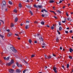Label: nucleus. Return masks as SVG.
<instances>
[{
    "instance_id": "nucleus-1",
    "label": "nucleus",
    "mask_w": 73,
    "mask_h": 73,
    "mask_svg": "<svg viewBox=\"0 0 73 73\" xmlns=\"http://www.w3.org/2000/svg\"><path fill=\"white\" fill-rule=\"evenodd\" d=\"M6 4V2L5 1H3L2 2V3L1 4V5L2 7L1 8V9L2 10H3V7L4 6H5Z\"/></svg>"
},
{
    "instance_id": "nucleus-2",
    "label": "nucleus",
    "mask_w": 73,
    "mask_h": 73,
    "mask_svg": "<svg viewBox=\"0 0 73 73\" xmlns=\"http://www.w3.org/2000/svg\"><path fill=\"white\" fill-rule=\"evenodd\" d=\"M10 49L12 50L13 51L14 53H16V52H17V50H16L15 48L11 47L10 48Z\"/></svg>"
},
{
    "instance_id": "nucleus-3",
    "label": "nucleus",
    "mask_w": 73,
    "mask_h": 73,
    "mask_svg": "<svg viewBox=\"0 0 73 73\" xmlns=\"http://www.w3.org/2000/svg\"><path fill=\"white\" fill-rule=\"evenodd\" d=\"M56 69H57V68L56 67H54L53 68V70H54V72L56 73H57V71L56 70Z\"/></svg>"
},
{
    "instance_id": "nucleus-4",
    "label": "nucleus",
    "mask_w": 73,
    "mask_h": 73,
    "mask_svg": "<svg viewBox=\"0 0 73 73\" xmlns=\"http://www.w3.org/2000/svg\"><path fill=\"white\" fill-rule=\"evenodd\" d=\"M3 58L5 60H9V57H7V58L6 57H4Z\"/></svg>"
},
{
    "instance_id": "nucleus-5",
    "label": "nucleus",
    "mask_w": 73,
    "mask_h": 73,
    "mask_svg": "<svg viewBox=\"0 0 73 73\" xmlns=\"http://www.w3.org/2000/svg\"><path fill=\"white\" fill-rule=\"evenodd\" d=\"M16 71L17 73H20L21 72V70L19 69H17Z\"/></svg>"
},
{
    "instance_id": "nucleus-6",
    "label": "nucleus",
    "mask_w": 73,
    "mask_h": 73,
    "mask_svg": "<svg viewBox=\"0 0 73 73\" xmlns=\"http://www.w3.org/2000/svg\"><path fill=\"white\" fill-rule=\"evenodd\" d=\"M26 7L27 8H28L29 9H31V8H32V7L30 5H29L28 6L27 5H26Z\"/></svg>"
},
{
    "instance_id": "nucleus-7",
    "label": "nucleus",
    "mask_w": 73,
    "mask_h": 73,
    "mask_svg": "<svg viewBox=\"0 0 73 73\" xmlns=\"http://www.w3.org/2000/svg\"><path fill=\"white\" fill-rule=\"evenodd\" d=\"M9 72L10 73H11V72H14V70L13 69H10L9 70Z\"/></svg>"
},
{
    "instance_id": "nucleus-8",
    "label": "nucleus",
    "mask_w": 73,
    "mask_h": 73,
    "mask_svg": "<svg viewBox=\"0 0 73 73\" xmlns=\"http://www.w3.org/2000/svg\"><path fill=\"white\" fill-rule=\"evenodd\" d=\"M44 11L45 12H48L47 10H45V9H43L41 10V12H44Z\"/></svg>"
},
{
    "instance_id": "nucleus-9",
    "label": "nucleus",
    "mask_w": 73,
    "mask_h": 73,
    "mask_svg": "<svg viewBox=\"0 0 73 73\" xmlns=\"http://www.w3.org/2000/svg\"><path fill=\"white\" fill-rule=\"evenodd\" d=\"M18 21V18H17V17H16L15 19V23H16V22H17Z\"/></svg>"
},
{
    "instance_id": "nucleus-10",
    "label": "nucleus",
    "mask_w": 73,
    "mask_h": 73,
    "mask_svg": "<svg viewBox=\"0 0 73 73\" xmlns=\"http://www.w3.org/2000/svg\"><path fill=\"white\" fill-rule=\"evenodd\" d=\"M29 25H26L25 26V29H28V28H29Z\"/></svg>"
},
{
    "instance_id": "nucleus-11",
    "label": "nucleus",
    "mask_w": 73,
    "mask_h": 73,
    "mask_svg": "<svg viewBox=\"0 0 73 73\" xmlns=\"http://www.w3.org/2000/svg\"><path fill=\"white\" fill-rule=\"evenodd\" d=\"M11 35H12V33H9V34H7V36L8 37L11 36Z\"/></svg>"
},
{
    "instance_id": "nucleus-12",
    "label": "nucleus",
    "mask_w": 73,
    "mask_h": 73,
    "mask_svg": "<svg viewBox=\"0 0 73 73\" xmlns=\"http://www.w3.org/2000/svg\"><path fill=\"white\" fill-rule=\"evenodd\" d=\"M42 7V5H38V8H41Z\"/></svg>"
},
{
    "instance_id": "nucleus-13",
    "label": "nucleus",
    "mask_w": 73,
    "mask_h": 73,
    "mask_svg": "<svg viewBox=\"0 0 73 73\" xmlns=\"http://www.w3.org/2000/svg\"><path fill=\"white\" fill-rule=\"evenodd\" d=\"M16 64H17V66H18V67H20L21 64H19V63H18V62H16Z\"/></svg>"
},
{
    "instance_id": "nucleus-14",
    "label": "nucleus",
    "mask_w": 73,
    "mask_h": 73,
    "mask_svg": "<svg viewBox=\"0 0 73 73\" xmlns=\"http://www.w3.org/2000/svg\"><path fill=\"white\" fill-rule=\"evenodd\" d=\"M70 53H72V52H73V49L72 48H70Z\"/></svg>"
},
{
    "instance_id": "nucleus-15",
    "label": "nucleus",
    "mask_w": 73,
    "mask_h": 73,
    "mask_svg": "<svg viewBox=\"0 0 73 73\" xmlns=\"http://www.w3.org/2000/svg\"><path fill=\"white\" fill-rule=\"evenodd\" d=\"M12 64L11 62L9 63H7L6 64V65H8V66H10Z\"/></svg>"
},
{
    "instance_id": "nucleus-16",
    "label": "nucleus",
    "mask_w": 73,
    "mask_h": 73,
    "mask_svg": "<svg viewBox=\"0 0 73 73\" xmlns=\"http://www.w3.org/2000/svg\"><path fill=\"white\" fill-rule=\"evenodd\" d=\"M0 64L1 65H4V64H5V63L1 61H0Z\"/></svg>"
},
{
    "instance_id": "nucleus-17",
    "label": "nucleus",
    "mask_w": 73,
    "mask_h": 73,
    "mask_svg": "<svg viewBox=\"0 0 73 73\" xmlns=\"http://www.w3.org/2000/svg\"><path fill=\"white\" fill-rule=\"evenodd\" d=\"M23 61L26 64V65H28V62L25 61V60H23Z\"/></svg>"
},
{
    "instance_id": "nucleus-18",
    "label": "nucleus",
    "mask_w": 73,
    "mask_h": 73,
    "mask_svg": "<svg viewBox=\"0 0 73 73\" xmlns=\"http://www.w3.org/2000/svg\"><path fill=\"white\" fill-rule=\"evenodd\" d=\"M50 3H54V1L52 0L50 1H49Z\"/></svg>"
},
{
    "instance_id": "nucleus-19",
    "label": "nucleus",
    "mask_w": 73,
    "mask_h": 73,
    "mask_svg": "<svg viewBox=\"0 0 73 73\" xmlns=\"http://www.w3.org/2000/svg\"><path fill=\"white\" fill-rule=\"evenodd\" d=\"M19 7L20 8H22V5H21V4L20 3L19 4Z\"/></svg>"
},
{
    "instance_id": "nucleus-20",
    "label": "nucleus",
    "mask_w": 73,
    "mask_h": 73,
    "mask_svg": "<svg viewBox=\"0 0 73 73\" xmlns=\"http://www.w3.org/2000/svg\"><path fill=\"white\" fill-rule=\"evenodd\" d=\"M24 33V31H22L21 32L19 33V34H21V33Z\"/></svg>"
},
{
    "instance_id": "nucleus-21",
    "label": "nucleus",
    "mask_w": 73,
    "mask_h": 73,
    "mask_svg": "<svg viewBox=\"0 0 73 73\" xmlns=\"http://www.w3.org/2000/svg\"><path fill=\"white\" fill-rule=\"evenodd\" d=\"M24 1L27 3H29V0H24Z\"/></svg>"
},
{
    "instance_id": "nucleus-22",
    "label": "nucleus",
    "mask_w": 73,
    "mask_h": 73,
    "mask_svg": "<svg viewBox=\"0 0 73 73\" xmlns=\"http://www.w3.org/2000/svg\"><path fill=\"white\" fill-rule=\"evenodd\" d=\"M10 63L11 64H13V63H14V62H13V60H11V62Z\"/></svg>"
},
{
    "instance_id": "nucleus-23",
    "label": "nucleus",
    "mask_w": 73,
    "mask_h": 73,
    "mask_svg": "<svg viewBox=\"0 0 73 73\" xmlns=\"http://www.w3.org/2000/svg\"><path fill=\"white\" fill-rule=\"evenodd\" d=\"M14 25L13 23H11V27H14Z\"/></svg>"
},
{
    "instance_id": "nucleus-24",
    "label": "nucleus",
    "mask_w": 73,
    "mask_h": 73,
    "mask_svg": "<svg viewBox=\"0 0 73 73\" xmlns=\"http://www.w3.org/2000/svg\"><path fill=\"white\" fill-rule=\"evenodd\" d=\"M34 6L35 8H38V6H37L36 5H34Z\"/></svg>"
},
{
    "instance_id": "nucleus-25",
    "label": "nucleus",
    "mask_w": 73,
    "mask_h": 73,
    "mask_svg": "<svg viewBox=\"0 0 73 73\" xmlns=\"http://www.w3.org/2000/svg\"><path fill=\"white\" fill-rule=\"evenodd\" d=\"M9 4H12V2L11 1H9Z\"/></svg>"
},
{
    "instance_id": "nucleus-26",
    "label": "nucleus",
    "mask_w": 73,
    "mask_h": 73,
    "mask_svg": "<svg viewBox=\"0 0 73 73\" xmlns=\"http://www.w3.org/2000/svg\"><path fill=\"white\" fill-rule=\"evenodd\" d=\"M29 12L31 14V15H33V13H32V11H29Z\"/></svg>"
},
{
    "instance_id": "nucleus-27",
    "label": "nucleus",
    "mask_w": 73,
    "mask_h": 73,
    "mask_svg": "<svg viewBox=\"0 0 73 73\" xmlns=\"http://www.w3.org/2000/svg\"><path fill=\"white\" fill-rule=\"evenodd\" d=\"M50 12H52L53 13H54V14L55 15H56V13L54 11H50Z\"/></svg>"
},
{
    "instance_id": "nucleus-28",
    "label": "nucleus",
    "mask_w": 73,
    "mask_h": 73,
    "mask_svg": "<svg viewBox=\"0 0 73 73\" xmlns=\"http://www.w3.org/2000/svg\"><path fill=\"white\" fill-rule=\"evenodd\" d=\"M59 31H61V30H62V28L61 27H59Z\"/></svg>"
},
{
    "instance_id": "nucleus-29",
    "label": "nucleus",
    "mask_w": 73,
    "mask_h": 73,
    "mask_svg": "<svg viewBox=\"0 0 73 73\" xmlns=\"http://www.w3.org/2000/svg\"><path fill=\"white\" fill-rule=\"evenodd\" d=\"M40 23L42 25H44V22L43 21L41 22Z\"/></svg>"
},
{
    "instance_id": "nucleus-30",
    "label": "nucleus",
    "mask_w": 73,
    "mask_h": 73,
    "mask_svg": "<svg viewBox=\"0 0 73 73\" xmlns=\"http://www.w3.org/2000/svg\"><path fill=\"white\" fill-rule=\"evenodd\" d=\"M56 41L57 42H59V39H58V38H56Z\"/></svg>"
},
{
    "instance_id": "nucleus-31",
    "label": "nucleus",
    "mask_w": 73,
    "mask_h": 73,
    "mask_svg": "<svg viewBox=\"0 0 73 73\" xmlns=\"http://www.w3.org/2000/svg\"><path fill=\"white\" fill-rule=\"evenodd\" d=\"M29 43H30V44H31V42H32V40L31 39H29Z\"/></svg>"
},
{
    "instance_id": "nucleus-32",
    "label": "nucleus",
    "mask_w": 73,
    "mask_h": 73,
    "mask_svg": "<svg viewBox=\"0 0 73 73\" xmlns=\"http://www.w3.org/2000/svg\"><path fill=\"white\" fill-rule=\"evenodd\" d=\"M57 12H58V13H61V11L59 10H57Z\"/></svg>"
},
{
    "instance_id": "nucleus-33",
    "label": "nucleus",
    "mask_w": 73,
    "mask_h": 73,
    "mask_svg": "<svg viewBox=\"0 0 73 73\" xmlns=\"http://www.w3.org/2000/svg\"><path fill=\"white\" fill-rule=\"evenodd\" d=\"M69 64H67V68H69Z\"/></svg>"
},
{
    "instance_id": "nucleus-34",
    "label": "nucleus",
    "mask_w": 73,
    "mask_h": 73,
    "mask_svg": "<svg viewBox=\"0 0 73 73\" xmlns=\"http://www.w3.org/2000/svg\"><path fill=\"white\" fill-rule=\"evenodd\" d=\"M69 58L70 59H72L73 57L71 56H69Z\"/></svg>"
},
{
    "instance_id": "nucleus-35",
    "label": "nucleus",
    "mask_w": 73,
    "mask_h": 73,
    "mask_svg": "<svg viewBox=\"0 0 73 73\" xmlns=\"http://www.w3.org/2000/svg\"><path fill=\"white\" fill-rule=\"evenodd\" d=\"M0 37H1V38H3L4 37V36L0 34Z\"/></svg>"
},
{
    "instance_id": "nucleus-36",
    "label": "nucleus",
    "mask_w": 73,
    "mask_h": 73,
    "mask_svg": "<svg viewBox=\"0 0 73 73\" xmlns=\"http://www.w3.org/2000/svg\"><path fill=\"white\" fill-rule=\"evenodd\" d=\"M5 11H8V9L7 8H5Z\"/></svg>"
},
{
    "instance_id": "nucleus-37",
    "label": "nucleus",
    "mask_w": 73,
    "mask_h": 73,
    "mask_svg": "<svg viewBox=\"0 0 73 73\" xmlns=\"http://www.w3.org/2000/svg\"><path fill=\"white\" fill-rule=\"evenodd\" d=\"M51 58V57H50V56H48L47 57V59H49Z\"/></svg>"
},
{
    "instance_id": "nucleus-38",
    "label": "nucleus",
    "mask_w": 73,
    "mask_h": 73,
    "mask_svg": "<svg viewBox=\"0 0 73 73\" xmlns=\"http://www.w3.org/2000/svg\"><path fill=\"white\" fill-rule=\"evenodd\" d=\"M45 59L48 58V56H46V55H45Z\"/></svg>"
},
{
    "instance_id": "nucleus-39",
    "label": "nucleus",
    "mask_w": 73,
    "mask_h": 73,
    "mask_svg": "<svg viewBox=\"0 0 73 73\" xmlns=\"http://www.w3.org/2000/svg\"><path fill=\"white\" fill-rule=\"evenodd\" d=\"M13 12H14L15 13H17V11H16V10L15 9L14 10Z\"/></svg>"
},
{
    "instance_id": "nucleus-40",
    "label": "nucleus",
    "mask_w": 73,
    "mask_h": 73,
    "mask_svg": "<svg viewBox=\"0 0 73 73\" xmlns=\"http://www.w3.org/2000/svg\"><path fill=\"white\" fill-rule=\"evenodd\" d=\"M15 35L16 36H18V37H19V35L17 34H15Z\"/></svg>"
},
{
    "instance_id": "nucleus-41",
    "label": "nucleus",
    "mask_w": 73,
    "mask_h": 73,
    "mask_svg": "<svg viewBox=\"0 0 73 73\" xmlns=\"http://www.w3.org/2000/svg\"><path fill=\"white\" fill-rule=\"evenodd\" d=\"M54 27L53 26H52L51 27V29H54Z\"/></svg>"
},
{
    "instance_id": "nucleus-42",
    "label": "nucleus",
    "mask_w": 73,
    "mask_h": 73,
    "mask_svg": "<svg viewBox=\"0 0 73 73\" xmlns=\"http://www.w3.org/2000/svg\"><path fill=\"white\" fill-rule=\"evenodd\" d=\"M34 57H35V55H33V54L31 56V58Z\"/></svg>"
},
{
    "instance_id": "nucleus-43",
    "label": "nucleus",
    "mask_w": 73,
    "mask_h": 73,
    "mask_svg": "<svg viewBox=\"0 0 73 73\" xmlns=\"http://www.w3.org/2000/svg\"><path fill=\"white\" fill-rule=\"evenodd\" d=\"M43 45H44V46H45L46 45V44L44 43H43L42 44Z\"/></svg>"
},
{
    "instance_id": "nucleus-44",
    "label": "nucleus",
    "mask_w": 73,
    "mask_h": 73,
    "mask_svg": "<svg viewBox=\"0 0 73 73\" xmlns=\"http://www.w3.org/2000/svg\"><path fill=\"white\" fill-rule=\"evenodd\" d=\"M62 2V1H60L59 3H58V4H60V3H61Z\"/></svg>"
},
{
    "instance_id": "nucleus-45",
    "label": "nucleus",
    "mask_w": 73,
    "mask_h": 73,
    "mask_svg": "<svg viewBox=\"0 0 73 73\" xmlns=\"http://www.w3.org/2000/svg\"><path fill=\"white\" fill-rule=\"evenodd\" d=\"M65 33L67 34H68V31H65Z\"/></svg>"
},
{
    "instance_id": "nucleus-46",
    "label": "nucleus",
    "mask_w": 73,
    "mask_h": 73,
    "mask_svg": "<svg viewBox=\"0 0 73 73\" xmlns=\"http://www.w3.org/2000/svg\"><path fill=\"white\" fill-rule=\"evenodd\" d=\"M26 23H29V21L27 20L26 21Z\"/></svg>"
},
{
    "instance_id": "nucleus-47",
    "label": "nucleus",
    "mask_w": 73,
    "mask_h": 73,
    "mask_svg": "<svg viewBox=\"0 0 73 73\" xmlns=\"http://www.w3.org/2000/svg\"><path fill=\"white\" fill-rule=\"evenodd\" d=\"M0 21H1V22H2V23H3V24H4V21H3L2 20H0Z\"/></svg>"
},
{
    "instance_id": "nucleus-48",
    "label": "nucleus",
    "mask_w": 73,
    "mask_h": 73,
    "mask_svg": "<svg viewBox=\"0 0 73 73\" xmlns=\"http://www.w3.org/2000/svg\"><path fill=\"white\" fill-rule=\"evenodd\" d=\"M34 23H36V24H37V23H38V22L37 21H35V22H34Z\"/></svg>"
},
{
    "instance_id": "nucleus-49",
    "label": "nucleus",
    "mask_w": 73,
    "mask_h": 73,
    "mask_svg": "<svg viewBox=\"0 0 73 73\" xmlns=\"http://www.w3.org/2000/svg\"><path fill=\"white\" fill-rule=\"evenodd\" d=\"M25 72H26V70H24L23 71V73H25Z\"/></svg>"
},
{
    "instance_id": "nucleus-50",
    "label": "nucleus",
    "mask_w": 73,
    "mask_h": 73,
    "mask_svg": "<svg viewBox=\"0 0 73 73\" xmlns=\"http://www.w3.org/2000/svg\"><path fill=\"white\" fill-rule=\"evenodd\" d=\"M44 16H45V15H44V14H42V17H44Z\"/></svg>"
},
{
    "instance_id": "nucleus-51",
    "label": "nucleus",
    "mask_w": 73,
    "mask_h": 73,
    "mask_svg": "<svg viewBox=\"0 0 73 73\" xmlns=\"http://www.w3.org/2000/svg\"><path fill=\"white\" fill-rule=\"evenodd\" d=\"M59 25H61V23L60 22H59Z\"/></svg>"
},
{
    "instance_id": "nucleus-52",
    "label": "nucleus",
    "mask_w": 73,
    "mask_h": 73,
    "mask_svg": "<svg viewBox=\"0 0 73 73\" xmlns=\"http://www.w3.org/2000/svg\"><path fill=\"white\" fill-rule=\"evenodd\" d=\"M70 33H72L73 32V31H72V30H70Z\"/></svg>"
},
{
    "instance_id": "nucleus-53",
    "label": "nucleus",
    "mask_w": 73,
    "mask_h": 73,
    "mask_svg": "<svg viewBox=\"0 0 73 73\" xmlns=\"http://www.w3.org/2000/svg\"><path fill=\"white\" fill-rule=\"evenodd\" d=\"M70 17H69V18H68V19H67V20L68 21H69V20H70Z\"/></svg>"
},
{
    "instance_id": "nucleus-54",
    "label": "nucleus",
    "mask_w": 73,
    "mask_h": 73,
    "mask_svg": "<svg viewBox=\"0 0 73 73\" xmlns=\"http://www.w3.org/2000/svg\"><path fill=\"white\" fill-rule=\"evenodd\" d=\"M13 68H15V65H13Z\"/></svg>"
},
{
    "instance_id": "nucleus-55",
    "label": "nucleus",
    "mask_w": 73,
    "mask_h": 73,
    "mask_svg": "<svg viewBox=\"0 0 73 73\" xmlns=\"http://www.w3.org/2000/svg\"><path fill=\"white\" fill-rule=\"evenodd\" d=\"M60 50H62V48L61 47H60Z\"/></svg>"
},
{
    "instance_id": "nucleus-56",
    "label": "nucleus",
    "mask_w": 73,
    "mask_h": 73,
    "mask_svg": "<svg viewBox=\"0 0 73 73\" xmlns=\"http://www.w3.org/2000/svg\"><path fill=\"white\" fill-rule=\"evenodd\" d=\"M6 31L7 32H9V31H10V30H9V29L7 30Z\"/></svg>"
},
{
    "instance_id": "nucleus-57",
    "label": "nucleus",
    "mask_w": 73,
    "mask_h": 73,
    "mask_svg": "<svg viewBox=\"0 0 73 73\" xmlns=\"http://www.w3.org/2000/svg\"><path fill=\"white\" fill-rule=\"evenodd\" d=\"M62 22L63 23H65V21H62Z\"/></svg>"
},
{
    "instance_id": "nucleus-58",
    "label": "nucleus",
    "mask_w": 73,
    "mask_h": 73,
    "mask_svg": "<svg viewBox=\"0 0 73 73\" xmlns=\"http://www.w3.org/2000/svg\"><path fill=\"white\" fill-rule=\"evenodd\" d=\"M34 42L35 44H36V43H37V42L36 41H35Z\"/></svg>"
},
{
    "instance_id": "nucleus-59",
    "label": "nucleus",
    "mask_w": 73,
    "mask_h": 73,
    "mask_svg": "<svg viewBox=\"0 0 73 73\" xmlns=\"http://www.w3.org/2000/svg\"><path fill=\"white\" fill-rule=\"evenodd\" d=\"M66 15L67 16H69V15L68 14V13H66Z\"/></svg>"
},
{
    "instance_id": "nucleus-60",
    "label": "nucleus",
    "mask_w": 73,
    "mask_h": 73,
    "mask_svg": "<svg viewBox=\"0 0 73 73\" xmlns=\"http://www.w3.org/2000/svg\"><path fill=\"white\" fill-rule=\"evenodd\" d=\"M44 16H48V15H47L46 14H44Z\"/></svg>"
},
{
    "instance_id": "nucleus-61",
    "label": "nucleus",
    "mask_w": 73,
    "mask_h": 73,
    "mask_svg": "<svg viewBox=\"0 0 73 73\" xmlns=\"http://www.w3.org/2000/svg\"><path fill=\"white\" fill-rule=\"evenodd\" d=\"M23 23H21V25H20L21 26H23Z\"/></svg>"
},
{
    "instance_id": "nucleus-62",
    "label": "nucleus",
    "mask_w": 73,
    "mask_h": 73,
    "mask_svg": "<svg viewBox=\"0 0 73 73\" xmlns=\"http://www.w3.org/2000/svg\"><path fill=\"white\" fill-rule=\"evenodd\" d=\"M41 41H43V38H41Z\"/></svg>"
},
{
    "instance_id": "nucleus-63",
    "label": "nucleus",
    "mask_w": 73,
    "mask_h": 73,
    "mask_svg": "<svg viewBox=\"0 0 73 73\" xmlns=\"http://www.w3.org/2000/svg\"><path fill=\"white\" fill-rule=\"evenodd\" d=\"M54 18H55V19H57V17H56V16H54Z\"/></svg>"
},
{
    "instance_id": "nucleus-64",
    "label": "nucleus",
    "mask_w": 73,
    "mask_h": 73,
    "mask_svg": "<svg viewBox=\"0 0 73 73\" xmlns=\"http://www.w3.org/2000/svg\"><path fill=\"white\" fill-rule=\"evenodd\" d=\"M17 39L18 40H20V38L18 37L17 38Z\"/></svg>"
}]
</instances>
